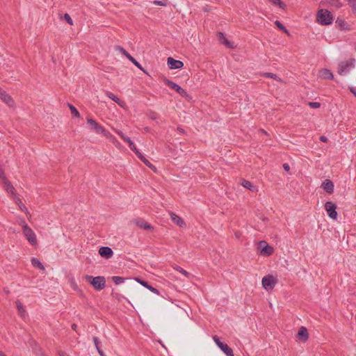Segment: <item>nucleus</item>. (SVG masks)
<instances>
[{"label":"nucleus","mask_w":356,"mask_h":356,"mask_svg":"<svg viewBox=\"0 0 356 356\" xmlns=\"http://www.w3.org/2000/svg\"><path fill=\"white\" fill-rule=\"evenodd\" d=\"M64 18L69 24L72 25L73 24L72 19L69 14H65Z\"/></svg>","instance_id":"43"},{"label":"nucleus","mask_w":356,"mask_h":356,"mask_svg":"<svg viewBox=\"0 0 356 356\" xmlns=\"http://www.w3.org/2000/svg\"><path fill=\"white\" fill-rule=\"evenodd\" d=\"M227 356H234L232 349L227 344L220 348Z\"/></svg>","instance_id":"22"},{"label":"nucleus","mask_w":356,"mask_h":356,"mask_svg":"<svg viewBox=\"0 0 356 356\" xmlns=\"http://www.w3.org/2000/svg\"><path fill=\"white\" fill-rule=\"evenodd\" d=\"M152 3L156 6H166L168 5V1L167 0H163V1L155 0L152 2Z\"/></svg>","instance_id":"36"},{"label":"nucleus","mask_w":356,"mask_h":356,"mask_svg":"<svg viewBox=\"0 0 356 356\" xmlns=\"http://www.w3.org/2000/svg\"><path fill=\"white\" fill-rule=\"evenodd\" d=\"M261 131H262V132H264V133L266 134V132H265L264 129H261Z\"/></svg>","instance_id":"57"},{"label":"nucleus","mask_w":356,"mask_h":356,"mask_svg":"<svg viewBox=\"0 0 356 356\" xmlns=\"http://www.w3.org/2000/svg\"><path fill=\"white\" fill-rule=\"evenodd\" d=\"M177 130H178L180 133H181V134H185V131H184L183 129L180 128V127H178V128H177Z\"/></svg>","instance_id":"54"},{"label":"nucleus","mask_w":356,"mask_h":356,"mask_svg":"<svg viewBox=\"0 0 356 356\" xmlns=\"http://www.w3.org/2000/svg\"><path fill=\"white\" fill-rule=\"evenodd\" d=\"M87 124L88 125V127L94 131L97 134H103L104 133L105 129L101 126L99 124H98L95 120H94L92 118H88L87 119Z\"/></svg>","instance_id":"7"},{"label":"nucleus","mask_w":356,"mask_h":356,"mask_svg":"<svg viewBox=\"0 0 356 356\" xmlns=\"http://www.w3.org/2000/svg\"><path fill=\"white\" fill-rule=\"evenodd\" d=\"M59 356H68L65 352L58 350V352Z\"/></svg>","instance_id":"50"},{"label":"nucleus","mask_w":356,"mask_h":356,"mask_svg":"<svg viewBox=\"0 0 356 356\" xmlns=\"http://www.w3.org/2000/svg\"><path fill=\"white\" fill-rule=\"evenodd\" d=\"M85 278L96 291H101L106 286V279L103 276L86 275Z\"/></svg>","instance_id":"2"},{"label":"nucleus","mask_w":356,"mask_h":356,"mask_svg":"<svg viewBox=\"0 0 356 356\" xmlns=\"http://www.w3.org/2000/svg\"><path fill=\"white\" fill-rule=\"evenodd\" d=\"M316 21L322 25H328L333 21L332 15L326 9H321L316 15Z\"/></svg>","instance_id":"3"},{"label":"nucleus","mask_w":356,"mask_h":356,"mask_svg":"<svg viewBox=\"0 0 356 356\" xmlns=\"http://www.w3.org/2000/svg\"><path fill=\"white\" fill-rule=\"evenodd\" d=\"M96 349H97V350L98 351L99 354L100 355H102H102H103V352H102V350L99 348V347H98V348H96Z\"/></svg>","instance_id":"52"},{"label":"nucleus","mask_w":356,"mask_h":356,"mask_svg":"<svg viewBox=\"0 0 356 356\" xmlns=\"http://www.w3.org/2000/svg\"><path fill=\"white\" fill-rule=\"evenodd\" d=\"M277 283V280L272 275L264 277L261 280L262 286L266 291L272 290Z\"/></svg>","instance_id":"6"},{"label":"nucleus","mask_w":356,"mask_h":356,"mask_svg":"<svg viewBox=\"0 0 356 356\" xmlns=\"http://www.w3.org/2000/svg\"><path fill=\"white\" fill-rule=\"evenodd\" d=\"M325 1L329 5L334 6L337 8H339L342 6V4L339 0H325Z\"/></svg>","instance_id":"26"},{"label":"nucleus","mask_w":356,"mask_h":356,"mask_svg":"<svg viewBox=\"0 0 356 356\" xmlns=\"http://www.w3.org/2000/svg\"><path fill=\"white\" fill-rule=\"evenodd\" d=\"M334 187L333 182L330 179H325L321 184V188L329 194L333 193Z\"/></svg>","instance_id":"14"},{"label":"nucleus","mask_w":356,"mask_h":356,"mask_svg":"<svg viewBox=\"0 0 356 356\" xmlns=\"http://www.w3.org/2000/svg\"><path fill=\"white\" fill-rule=\"evenodd\" d=\"M0 356H6L3 353L0 352Z\"/></svg>","instance_id":"56"},{"label":"nucleus","mask_w":356,"mask_h":356,"mask_svg":"<svg viewBox=\"0 0 356 356\" xmlns=\"http://www.w3.org/2000/svg\"><path fill=\"white\" fill-rule=\"evenodd\" d=\"M218 40L225 44L228 48H233L234 44L233 42H229L224 35L222 33H218Z\"/></svg>","instance_id":"19"},{"label":"nucleus","mask_w":356,"mask_h":356,"mask_svg":"<svg viewBox=\"0 0 356 356\" xmlns=\"http://www.w3.org/2000/svg\"><path fill=\"white\" fill-rule=\"evenodd\" d=\"M20 225L22 227L23 234L29 243L32 245H37L38 241L36 235L33 230L27 225V223L23 220L21 221Z\"/></svg>","instance_id":"1"},{"label":"nucleus","mask_w":356,"mask_h":356,"mask_svg":"<svg viewBox=\"0 0 356 356\" xmlns=\"http://www.w3.org/2000/svg\"><path fill=\"white\" fill-rule=\"evenodd\" d=\"M213 340L219 348H222V346L225 345V343L221 342L219 337L216 335L213 337Z\"/></svg>","instance_id":"32"},{"label":"nucleus","mask_w":356,"mask_h":356,"mask_svg":"<svg viewBox=\"0 0 356 356\" xmlns=\"http://www.w3.org/2000/svg\"><path fill=\"white\" fill-rule=\"evenodd\" d=\"M92 340H93L94 344L95 346V348H98V347H99V343H100L99 339L97 337H93Z\"/></svg>","instance_id":"44"},{"label":"nucleus","mask_w":356,"mask_h":356,"mask_svg":"<svg viewBox=\"0 0 356 356\" xmlns=\"http://www.w3.org/2000/svg\"><path fill=\"white\" fill-rule=\"evenodd\" d=\"M3 184H4L5 190L8 193L13 195V197H15V189L13 187V186L11 184V183L9 181L6 180V181H3Z\"/></svg>","instance_id":"20"},{"label":"nucleus","mask_w":356,"mask_h":356,"mask_svg":"<svg viewBox=\"0 0 356 356\" xmlns=\"http://www.w3.org/2000/svg\"><path fill=\"white\" fill-rule=\"evenodd\" d=\"M319 76L321 79H323L332 80L334 79V75L332 72L330 70L326 68L322 69L320 71Z\"/></svg>","instance_id":"18"},{"label":"nucleus","mask_w":356,"mask_h":356,"mask_svg":"<svg viewBox=\"0 0 356 356\" xmlns=\"http://www.w3.org/2000/svg\"><path fill=\"white\" fill-rule=\"evenodd\" d=\"M112 280L115 284H120L124 281V278L120 276H113Z\"/></svg>","instance_id":"31"},{"label":"nucleus","mask_w":356,"mask_h":356,"mask_svg":"<svg viewBox=\"0 0 356 356\" xmlns=\"http://www.w3.org/2000/svg\"><path fill=\"white\" fill-rule=\"evenodd\" d=\"M275 24L277 26L278 29L283 31L284 33H288V30L282 24V23L280 21L276 20L275 22Z\"/></svg>","instance_id":"37"},{"label":"nucleus","mask_w":356,"mask_h":356,"mask_svg":"<svg viewBox=\"0 0 356 356\" xmlns=\"http://www.w3.org/2000/svg\"><path fill=\"white\" fill-rule=\"evenodd\" d=\"M136 225L145 230H153L154 227L143 218H138L134 220Z\"/></svg>","instance_id":"12"},{"label":"nucleus","mask_w":356,"mask_h":356,"mask_svg":"<svg viewBox=\"0 0 356 356\" xmlns=\"http://www.w3.org/2000/svg\"><path fill=\"white\" fill-rule=\"evenodd\" d=\"M99 254L104 258L109 259L113 256V251L108 246H103L99 248Z\"/></svg>","instance_id":"13"},{"label":"nucleus","mask_w":356,"mask_h":356,"mask_svg":"<svg viewBox=\"0 0 356 356\" xmlns=\"http://www.w3.org/2000/svg\"><path fill=\"white\" fill-rule=\"evenodd\" d=\"M103 135H104L110 141H111L114 144H115L118 142L117 138L113 135L106 131V130L104 131V133H103Z\"/></svg>","instance_id":"27"},{"label":"nucleus","mask_w":356,"mask_h":356,"mask_svg":"<svg viewBox=\"0 0 356 356\" xmlns=\"http://www.w3.org/2000/svg\"><path fill=\"white\" fill-rule=\"evenodd\" d=\"M355 50L356 51V43H355Z\"/></svg>","instance_id":"58"},{"label":"nucleus","mask_w":356,"mask_h":356,"mask_svg":"<svg viewBox=\"0 0 356 356\" xmlns=\"http://www.w3.org/2000/svg\"><path fill=\"white\" fill-rule=\"evenodd\" d=\"M351 91H352L353 92H354V93H355V95H356V92H355L353 90H351Z\"/></svg>","instance_id":"59"},{"label":"nucleus","mask_w":356,"mask_h":356,"mask_svg":"<svg viewBox=\"0 0 356 356\" xmlns=\"http://www.w3.org/2000/svg\"><path fill=\"white\" fill-rule=\"evenodd\" d=\"M162 81L166 86H169L172 90H175L181 97H188V92L184 89H183L181 87H180L178 84H177L176 83L169 80L168 79H167L165 76L162 77Z\"/></svg>","instance_id":"5"},{"label":"nucleus","mask_w":356,"mask_h":356,"mask_svg":"<svg viewBox=\"0 0 356 356\" xmlns=\"http://www.w3.org/2000/svg\"><path fill=\"white\" fill-rule=\"evenodd\" d=\"M0 99L9 106H13L14 101L10 95L0 88Z\"/></svg>","instance_id":"11"},{"label":"nucleus","mask_w":356,"mask_h":356,"mask_svg":"<svg viewBox=\"0 0 356 356\" xmlns=\"http://www.w3.org/2000/svg\"><path fill=\"white\" fill-rule=\"evenodd\" d=\"M177 271H179V273H181V274L184 275L185 276L188 277L189 273L186 271L184 269H183L182 268H181L180 266H177V268H175Z\"/></svg>","instance_id":"42"},{"label":"nucleus","mask_w":356,"mask_h":356,"mask_svg":"<svg viewBox=\"0 0 356 356\" xmlns=\"http://www.w3.org/2000/svg\"><path fill=\"white\" fill-rule=\"evenodd\" d=\"M241 185L250 190V191H255L256 187L250 181L245 179H243L241 181Z\"/></svg>","instance_id":"21"},{"label":"nucleus","mask_w":356,"mask_h":356,"mask_svg":"<svg viewBox=\"0 0 356 356\" xmlns=\"http://www.w3.org/2000/svg\"><path fill=\"white\" fill-rule=\"evenodd\" d=\"M115 132L122 138V139L127 142L130 139V138L127 137L121 131L116 130Z\"/></svg>","instance_id":"40"},{"label":"nucleus","mask_w":356,"mask_h":356,"mask_svg":"<svg viewBox=\"0 0 356 356\" xmlns=\"http://www.w3.org/2000/svg\"><path fill=\"white\" fill-rule=\"evenodd\" d=\"M297 337L301 341H306L309 338V334L305 327H301L297 334Z\"/></svg>","instance_id":"15"},{"label":"nucleus","mask_w":356,"mask_h":356,"mask_svg":"<svg viewBox=\"0 0 356 356\" xmlns=\"http://www.w3.org/2000/svg\"><path fill=\"white\" fill-rule=\"evenodd\" d=\"M309 106L312 108H318L321 106V104L316 102H309Z\"/></svg>","instance_id":"41"},{"label":"nucleus","mask_w":356,"mask_h":356,"mask_svg":"<svg viewBox=\"0 0 356 356\" xmlns=\"http://www.w3.org/2000/svg\"><path fill=\"white\" fill-rule=\"evenodd\" d=\"M16 304L19 313L20 314L21 316L24 317L25 315V310L22 304L19 301H17Z\"/></svg>","instance_id":"29"},{"label":"nucleus","mask_w":356,"mask_h":356,"mask_svg":"<svg viewBox=\"0 0 356 356\" xmlns=\"http://www.w3.org/2000/svg\"><path fill=\"white\" fill-rule=\"evenodd\" d=\"M270 2L273 4V5H275V6H279L280 8H282V9H284L285 8V4L281 1L280 0H270Z\"/></svg>","instance_id":"34"},{"label":"nucleus","mask_w":356,"mask_h":356,"mask_svg":"<svg viewBox=\"0 0 356 356\" xmlns=\"http://www.w3.org/2000/svg\"><path fill=\"white\" fill-rule=\"evenodd\" d=\"M167 63L170 70L181 69L184 66V63L182 61L175 60L172 57L168 58Z\"/></svg>","instance_id":"9"},{"label":"nucleus","mask_w":356,"mask_h":356,"mask_svg":"<svg viewBox=\"0 0 356 356\" xmlns=\"http://www.w3.org/2000/svg\"><path fill=\"white\" fill-rule=\"evenodd\" d=\"M136 67L146 73L142 65L136 60L133 63Z\"/></svg>","instance_id":"46"},{"label":"nucleus","mask_w":356,"mask_h":356,"mask_svg":"<svg viewBox=\"0 0 356 356\" xmlns=\"http://www.w3.org/2000/svg\"><path fill=\"white\" fill-rule=\"evenodd\" d=\"M213 340L219 348H222V346L225 345V343L221 342L219 337L216 335L213 337Z\"/></svg>","instance_id":"33"},{"label":"nucleus","mask_w":356,"mask_h":356,"mask_svg":"<svg viewBox=\"0 0 356 356\" xmlns=\"http://www.w3.org/2000/svg\"><path fill=\"white\" fill-rule=\"evenodd\" d=\"M72 329H73V330H76V324H73V325H72Z\"/></svg>","instance_id":"55"},{"label":"nucleus","mask_w":356,"mask_h":356,"mask_svg":"<svg viewBox=\"0 0 356 356\" xmlns=\"http://www.w3.org/2000/svg\"><path fill=\"white\" fill-rule=\"evenodd\" d=\"M147 166H148L149 168L156 170V168L154 165H152L145 157L143 158V160H141Z\"/></svg>","instance_id":"39"},{"label":"nucleus","mask_w":356,"mask_h":356,"mask_svg":"<svg viewBox=\"0 0 356 356\" xmlns=\"http://www.w3.org/2000/svg\"><path fill=\"white\" fill-rule=\"evenodd\" d=\"M69 107H70V109L71 111L72 115H74V117L79 118L80 115H79V113L77 111V109L72 104H70Z\"/></svg>","instance_id":"35"},{"label":"nucleus","mask_w":356,"mask_h":356,"mask_svg":"<svg viewBox=\"0 0 356 356\" xmlns=\"http://www.w3.org/2000/svg\"><path fill=\"white\" fill-rule=\"evenodd\" d=\"M136 280L142 286H143L144 287L148 289L150 291H152V293H155V294H157L159 295V291L157 289L152 286L151 285H149L148 284L147 282L143 280H141L140 278L139 277H136Z\"/></svg>","instance_id":"17"},{"label":"nucleus","mask_w":356,"mask_h":356,"mask_svg":"<svg viewBox=\"0 0 356 356\" xmlns=\"http://www.w3.org/2000/svg\"><path fill=\"white\" fill-rule=\"evenodd\" d=\"M127 143L129 144V146L130 147V149L134 152H136L137 151H138V148L136 147V145L134 143V142L129 139L128 141H127Z\"/></svg>","instance_id":"38"},{"label":"nucleus","mask_w":356,"mask_h":356,"mask_svg":"<svg viewBox=\"0 0 356 356\" xmlns=\"http://www.w3.org/2000/svg\"><path fill=\"white\" fill-rule=\"evenodd\" d=\"M320 140L322 142H327V138L325 136H322L320 137Z\"/></svg>","instance_id":"51"},{"label":"nucleus","mask_w":356,"mask_h":356,"mask_svg":"<svg viewBox=\"0 0 356 356\" xmlns=\"http://www.w3.org/2000/svg\"><path fill=\"white\" fill-rule=\"evenodd\" d=\"M337 205L332 202H327L325 204V209L327 213V215L332 219H337V212L336 211Z\"/></svg>","instance_id":"8"},{"label":"nucleus","mask_w":356,"mask_h":356,"mask_svg":"<svg viewBox=\"0 0 356 356\" xmlns=\"http://www.w3.org/2000/svg\"><path fill=\"white\" fill-rule=\"evenodd\" d=\"M259 247L261 248V254L266 256H270L273 254V249L266 241H260Z\"/></svg>","instance_id":"10"},{"label":"nucleus","mask_w":356,"mask_h":356,"mask_svg":"<svg viewBox=\"0 0 356 356\" xmlns=\"http://www.w3.org/2000/svg\"><path fill=\"white\" fill-rule=\"evenodd\" d=\"M283 168L286 171H289L290 169L289 165L288 163H284L283 165Z\"/></svg>","instance_id":"49"},{"label":"nucleus","mask_w":356,"mask_h":356,"mask_svg":"<svg viewBox=\"0 0 356 356\" xmlns=\"http://www.w3.org/2000/svg\"><path fill=\"white\" fill-rule=\"evenodd\" d=\"M96 349H97V350L98 351L99 354L100 355H102H102H103V352H102V350L99 348V347H98V348H96Z\"/></svg>","instance_id":"53"},{"label":"nucleus","mask_w":356,"mask_h":356,"mask_svg":"<svg viewBox=\"0 0 356 356\" xmlns=\"http://www.w3.org/2000/svg\"><path fill=\"white\" fill-rule=\"evenodd\" d=\"M263 76L266 78H270L275 80H277L279 81H281L282 80L277 76V74L271 73V72H265L263 74Z\"/></svg>","instance_id":"28"},{"label":"nucleus","mask_w":356,"mask_h":356,"mask_svg":"<svg viewBox=\"0 0 356 356\" xmlns=\"http://www.w3.org/2000/svg\"><path fill=\"white\" fill-rule=\"evenodd\" d=\"M14 200L15 201V202L19 205L20 209L22 211H24L27 213H29L28 212V209L26 207V206L22 202L21 200L19 198V197H14Z\"/></svg>","instance_id":"25"},{"label":"nucleus","mask_w":356,"mask_h":356,"mask_svg":"<svg viewBox=\"0 0 356 356\" xmlns=\"http://www.w3.org/2000/svg\"><path fill=\"white\" fill-rule=\"evenodd\" d=\"M170 218L172 221L176 224L177 225L179 226L180 227H184L186 226V223L184 221V220L179 217V216L176 215L174 213H170Z\"/></svg>","instance_id":"16"},{"label":"nucleus","mask_w":356,"mask_h":356,"mask_svg":"<svg viewBox=\"0 0 356 356\" xmlns=\"http://www.w3.org/2000/svg\"><path fill=\"white\" fill-rule=\"evenodd\" d=\"M339 24L341 29H349L348 27V24L344 21H339Z\"/></svg>","instance_id":"45"},{"label":"nucleus","mask_w":356,"mask_h":356,"mask_svg":"<svg viewBox=\"0 0 356 356\" xmlns=\"http://www.w3.org/2000/svg\"><path fill=\"white\" fill-rule=\"evenodd\" d=\"M126 58H127L132 63H134V62L136 60V59L130 54L127 55Z\"/></svg>","instance_id":"47"},{"label":"nucleus","mask_w":356,"mask_h":356,"mask_svg":"<svg viewBox=\"0 0 356 356\" xmlns=\"http://www.w3.org/2000/svg\"><path fill=\"white\" fill-rule=\"evenodd\" d=\"M114 49L115 50L120 51L125 57L129 54L127 50H125L120 45L115 46Z\"/></svg>","instance_id":"30"},{"label":"nucleus","mask_w":356,"mask_h":356,"mask_svg":"<svg viewBox=\"0 0 356 356\" xmlns=\"http://www.w3.org/2000/svg\"><path fill=\"white\" fill-rule=\"evenodd\" d=\"M136 154L138 156V157L140 159V160H143V158L145 157L140 152L139 150L137 151L136 152H135Z\"/></svg>","instance_id":"48"},{"label":"nucleus","mask_w":356,"mask_h":356,"mask_svg":"<svg viewBox=\"0 0 356 356\" xmlns=\"http://www.w3.org/2000/svg\"><path fill=\"white\" fill-rule=\"evenodd\" d=\"M355 60L354 58H349L346 61L340 62L338 65V73L340 75L346 74L351 68L355 66Z\"/></svg>","instance_id":"4"},{"label":"nucleus","mask_w":356,"mask_h":356,"mask_svg":"<svg viewBox=\"0 0 356 356\" xmlns=\"http://www.w3.org/2000/svg\"><path fill=\"white\" fill-rule=\"evenodd\" d=\"M31 264L35 268H38L42 270L44 269L42 264L37 258H33L31 259Z\"/></svg>","instance_id":"24"},{"label":"nucleus","mask_w":356,"mask_h":356,"mask_svg":"<svg viewBox=\"0 0 356 356\" xmlns=\"http://www.w3.org/2000/svg\"><path fill=\"white\" fill-rule=\"evenodd\" d=\"M106 95L109 99H112L113 101H114L115 102H116L117 104L120 105L122 101L118 97H117L113 93H112L111 92L107 91L106 93Z\"/></svg>","instance_id":"23"}]
</instances>
